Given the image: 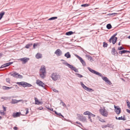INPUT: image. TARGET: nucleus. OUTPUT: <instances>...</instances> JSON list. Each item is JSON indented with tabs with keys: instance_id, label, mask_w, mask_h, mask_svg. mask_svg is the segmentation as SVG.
Listing matches in <instances>:
<instances>
[{
	"instance_id": "32",
	"label": "nucleus",
	"mask_w": 130,
	"mask_h": 130,
	"mask_svg": "<svg viewBox=\"0 0 130 130\" xmlns=\"http://www.w3.org/2000/svg\"><path fill=\"white\" fill-rule=\"evenodd\" d=\"M57 17H53L48 19V20H54L57 19Z\"/></svg>"
},
{
	"instance_id": "62",
	"label": "nucleus",
	"mask_w": 130,
	"mask_h": 130,
	"mask_svg": "<svg viewBox=\"0 0 130 130\" xmlns=\"http://www.w3.org/2000/svg\"><path fill=\"white\" fill-rule=\"evenodd\" d=\"M3 54L1 53H0V58L2 56Z\"/></svg>"
},
{
	"instance_id": "28",
	"label": "nucleus",
	"mask_w": 130,
	"mask_h": 130,
	"mask_svg": "<svg viewBox=\"0 0 130 130\" xmlns=\"http://www.w3.org/2000/svg\"><path fill=\"white\" fill-rule=\"evenodd\" d=\"M86 56L87 57L88 60H91L92 59V57L90 55H86Z\"/></svg>"
},
{
	"instance_id": "56",
	"label": "nucleus",
	"mask_w": 130,
	"mask_h": 130,
	"mask_svg": "<svg viewBox=\"0 0 130 130\" xmlns=\"http://www.w3.org/2000/svg\"><path fill=\"white\" fill-rule=\"evenodd\" d=\"M107 126V127H110L111 126V124H108L107 125H106Z\"/></svg>"
},
{
	"instance_id": "20",
	"label": "nucleus",
	"mask_w": 130,
	"mask_h": 130,
	"mask_svg": "<svg viewBox=\"0 0 130 130\" xmlns=\"http://www.w3.org/2000/svg\"><path fill=\"white\" fill-rule=\"evenodd\" d=\"M77 118L80 121L83 116V115L77 114Z\"/></svg>"
},
{
	"instance_id": "41",
	"label": "nucleus",
	"mask_w": 130,
	"mask_h": 130,
	"mask_svg": "<svg viewBox=\"0 0 130 130\" xmlns=\"http://www.w3.org/2000/svg\"><path fill=\"white\" fill-rule=\"evenodd\" d=\"M126 103L128 107L130 109V103L128 100H127Z\"/></svg>"
},
{
	"instance_id": "57",
	"label": "nucleus",
	"mask_w": 130,
	"mask_h": 130,
	"mask_svg": "<svg viewBox=\"0 0 130 130\" xmlns=\"http://www.w3.org/2000/svg\"><path fill=\"white\" fill-rule=\"evenodd\" d=\"M7 90H8L9 89H11V88H13L12 87H7Z\"/></svg>"
},
{
	"instance_id": "33",
	"label": "nucleus",
	"mask_w": 130,
	"mask_h": 130,
	"mask_svg": "<svg viewBox=\"0 0 130 130\" xmlns=\"http://www.w3.org/2000/svg\"><path fill=\"white\" fill-rule=\"evenodd\" d=\"M124 49H125V48L124 47L122 46H120L118 47L117 50L120 51Z\"/></svg>"
},
{
	"instance_id": "23",
	"label": "nucleus",
	"mask_w": 130,
	"mask_h": 130,
	"mask_svg": "<svg viewBox=\"0 0 130 130\" xmlns=\"http://www.w3.org/2000/svg\"><path fill=\"white\" fill-rule=\"evenodd\" d=\"M123 118L122 116L120 117H119L118 118V119L119 120H123V121H125L126 120V119L125 118V116L123 115Z\"/></svg>"
},
{
	"instance_id": "7",
	"label": "nucleus",
	"mask_w": 130,
	"mask_h": 130,
	"mask_svg": "<svg viewBox=\"0 0 130 130\" xmlns=\"http://www.w3.org/2000/svg\"><path fill=\"white\" fill-rule=\"evenodd\" d=\"M101 114L104 117H107L108 115V112L106 111L105 109H102L100 110Z\"/></svg>"
},
{
	"instance_id": "46",
	"label": "nucleus",
	"mask_w": 130,
	"mask_h": 130,
	"mask_svg": "<svg viewBox=\"0 0 130 130\" xmlns=\"http://www.w3.org/2000/svg\"><path fill=\"white\" fill-rule=\"evenodd\" d=\"M6 80L7 82H8V83H10V79L9 78H6Z\"/></svg>"
},
{
	"instance_id": "59",
	"label": "nucleus",
	"mask_w": 130,
	"mask_h": 130,
	"mask_svg": "<svg viewBox=\"0 0 130 130\" xmlns=\"http://www.w3.org/2000/svg\"><path fill=\"white\" fill-rule=\"evenodd\" d=\"M3 109L4 111H6V108L4 106H3Z\"/></svg>"
},
{
	"instance_id": "55",
	"label": "nucleus",
	"mask_w": 130,
	"mask_h": 130,
	"mask_svg": "<svg viewBox=\"0 0 130 130\" xmlns=\"http://www.w3.org/2000/svg\"><path fill=\"white\" fill-rule=\"evenodd\" d=\"M76 123H77V124H78L81 125L82 126H82V124L80 122H76Z\"/></svg>"
},
{
	"instance_id": "11",
	"label": "nucleus",
	"mask_w": 130,
	"mask_h": 130,
	"mask_svg": "<svg viewBox=\"0 0 130 130\" xmlns=\"http://www.w3.org/2000/svg\"><path fill=\"white\" fill-rule=\"evenodd\" d=\"M55 54L58 56H60L62 54V52L59 49H57L55 52Z\"/></svg>"
},
{
	"instance_id": "12",
	"label": "nucleus",
	"mask_w": 130,
	"mask_h": 130,
	"mask_svg": "<svg viewBox=\"0 0 130 130\" xmlns=\"http://www.w3.org/2000/svg\"><path fill=\"white\" fill-rule=\"evenodd\" d=\"M40 77L42 79H44L45 77V74L46 73H44V72H40Z\"/></svg>"
},
{
	"instance_id": "53",
	"label": "nucleus",
	"mask_w": 130,
	"mask_h": 130,
	"mask_svg": "<svg viewBox=\"0 0 130 130\" xmlns=\"http://www.w3.org/2000/svg\"><path fill=\"white\" fill-rule=\"evenodd\" d=\"M79 59L80 60L81 62H82L84 60L81 57Z\"/></svg>"
},
{
	"instance_id": "4",
	"label": "nucleus",
	"mask_w": 130,
	"mask_h": 130,
	"mask_svg": "<svg viewBox=\"0 0 130 130\" xmlns=\"http://www.w3.org/2000/svg\"><path fill=\"white\" fill-rule=\"evenodd\" d=\"M117 35V33H116L115 34H114L110 39L109 40V41L110 43L112 41V42L113 44H115L117 41V38L115 37Z\"/></svg>"
},
{
	"instance_id": "8",
	"label": "nucleus",
	"mask_w": 130,
	"mask_h": 130,
	"mask_svg": "<svg viewBox=\"0 0 130 130\" xmlns=\"http://www.w3.org/2000/svg\"><path fill=\"white\" fill-rule=\"evenodd\" d=\"M29 60V58L26 57H24L19 59V60L22 62L23 64H25L26 63L28 60Z\"/></svg>"
},
{
	"instance_id": "22",
	"label": "nucleus",
	"mask_w": 130,
	"mask_h": 130,
	"mask_svg": "<svg viewBox=\"0 0 130 130\" xmlns=\"http://www.w3.org/2000/svg\"><path fill=\"white\" fill-rule=\"evenodd\" d=\"M64 56L68 58L71 57V55L70 54V53L69 52H68L67 53L65 54H64Z\"/></svg>"
},
{
	"instance_id": "27",
	"label": "nucleus",
	"mask_w": 130,
	"mask_h": 130,
	"mask_svg": "<svg viewBox=\"0 0 130 130\" xmlns=\"http://www.w3.org/2000/svg\"><path fill=\"white\" fill-rule=\"evenodd\" d=\"M90 115H89L88 116V118L89 119H90L91 117H94L95 116V115L94 114H92L90 112Z\"/></svg>"
},
{
	"instance_id": "36",
	"label": "nucleus",
	"mask_w": 130,
	"mask_h": 130,
	"mask_svg": "<svg viewBox=\"0 0 130 130\" xmlns=\"http://www.w3.org/2000/svg\"><path fill=\"white\" fill-rule=\"evenodd\" d=\"M76 75H77L78 76V77L79 78H81L83 77V76L82 75L77 73H76L75 74Z\"/></svg>"
},
{
	"instance_id": "63",
	"label": "nucleus",
	"mask_w": 130,
	"mask_h": 130,
	"mask_svg": "<svg viewBox=\"0 0 130 130\" xmlns=\"http://www.w3.org/2000/svg\"><path fill=\"white\" fill-rule=\"evenodd\" d=\"M49 110H51V111H53V108H51L50 109H49Z\"/></svg>"
},
{
	"instance_id": "19",
	"label": "nucleus",
	"mask_w": 130,
	"mask_h": 130,
	"mask_svg": "<svg viewBox=\"0 0 130 130\" xmlns=\"http://www.w3.org/2000/svg\"><path fill=\"white\" fill-rule=\"evenodd\" d=\"M35 103L36 104L39 105V104H41L42 103L41 102H39L36 98L35 97Z\"/></svg>"
},
{
	"instance_id": "61",
	"label": "nucleus",
	"mask_w": 130,
	"mask_h": 130,
	"mask_svg": "<svg viewBox=\"0 0 130 130\" xmlns=\"http://www.w3.org/2000/svg\"><path fill=\"white\" fill-rule=\"evenodd\" d=\"M59 114H60V115H59V116H61V117H62L63 118H64V116H63L61 114V113H59Z\"/></svg>"
},
{
	"instance_id": "37",
	"label": "nucleus",
	"mask_w": 130,
	"mask_h": 130,
	"mask_svg": "<svg viewBox=\"0 0 130 130\" xmlns=\"http://www.w3.org/2000/svg\"><path fill=\"white\" fill-rule=\"evenodd\" d=\"M90 112L88 111H86V112H84L83 113V114L84 115H88V116L90 115Z\"/></svg>"
},
{
	"instance_id": "6",
	"label": "nucleus",
	"mask_w": 130,
	"mask_h": 130,
	"mask_svg": "<svg viewBox=\"0 0 130 130\" xmlns=\"http://www.w3.org/2000/svg\"><path fill=\"white\" fill-rule=\"evenodd\" d=\"M36 83L38 86H41L45 89H46V85L41 80H37Z\"/></svg>"
},
{
	"instance_id": "26",
	"label": "nucleus",
	"mask_w": 130,
	"mask_h": 130,
	"mask_svg": "<svg viewBox=\"0 0 130 130\" xmlns=\"http://www.w3.org/2000/svg\"><path fill=\"white\" fill-rule=\"evenodd\" d=\"M73 32L72 31H69L66 33V35H70L73 34Z\"/></svg>"
},
{
	"instance_id": "21",
	"label": "nucleus",
	"mask_w": 130,
	"mask_h": 130,
	"mask_svg": "<svg viewBox=\"0 0 130 130\" xmlns=\"http://www.w3.org/2000/svg\"><path fill=\"white\" fill-rule=\"evenodd\" d=\"M80 84L85 89V90H87L88 88L82 82H80Z\"/></svg>"
},
{
	"instance_id": "31",
	"label": "nucleus",
	"mask_w": 130,
	"mask_h": 130,
	"mask_svg": "<svg viewBox=\"0 0 130 130\" xmlns=\"http://www.w3.org/2000/svg\"><path fill=\"white\" fill-rule=\"evenodd\" d=\"M117 14L116 13H110L107 14L109 16H115L116 14Z\"/></svg>"
},
{
	"instance_id": "24",
	"label": "nucleus",
	"mask_w": 130,
	"mask_h": 130,
	"mask_svg": "<svg viewBox=\"0 0 130 130\" xmlns=\"http://www.w3.org/2000/svg\"><path fill=\"white\" fill-rule=\"evenodd\" d=\"M36 57L37 59H39L42 57V55L40 53H38L36 56Z\"/></svg>"
},
{
	"instance_id": "13",
	"label": "nucleus",
	"mask_w": 130,
	"mask_h": 130,
	"mask_svg": "<svg viewBox=\"0 0 130 130\" xmlns=\"http://www.w3.org/2000/svg\"><path fill=\"white\" fill-rule=\"evenodd\" d=\"M128 52H129L128 51L126 50H123L121 51H120L118 52L119 54L122 55L124 54H127Z\"/></svg>"
},
{
	"instance_id": "39",
	"label": "nucleus",
	"mask_w": 130,
	"mask_h": 130,
	"mask_svg": "<svg viewBox=\"0 0 130 130\" xmlns=\"http://www.w3.org/2000/svg\"><path fill=\"white\" fill-rule=\"evenodd\" d=\"M13 62H10L6 63V64L7 67L8 66L12 64L13 63Z\"/></svg>"
},
{
	"instance_id": "45",
	"label": "nucleus",
	"mask_w": 130,
	"mask_h": 130,
	"mask_svg": "<svg viewBox=\"0 0 130 130\" xmlns=\"http://www.w3.org/2000/svg\"><path fill=\"white\" fill-rule=\"evenodd\" d=\"M7 67L6 65V63L2 65L1 67H0V68H5L6 67Z\"/></svg>"
},
{
	"instance_id": "50",
	"label": "nucleus",
	"mask_w": 130,
	"mask_h": 130,
	"mask_svg": "<svg viewBox=\"0 0 130 130\" xmlns=\"http://www.w3.org/2000/svg\"><path fill=\"white\" fill-rule=\"evenodd\" d=\"M0 113L2 115H4L5 113L4 112H2L1 110L0 111Z\"/></svg>"
},
{
	"instance_id": "54",
	"label": "nucleus",
	"mask_w": 130,
	"mask_h": 130,
	"mask_svg": "<svg viewBox=\"0 0 130 130\" xmlns=\"http://www.w3.org/2000/svg\"><path fill=\"white\" fill-rule=\"evenodd\" d=\"M75 55L78 59L80 58V57L78 56V55H77V54H75Z\"/></svg>"
},
{
	"instance_id": "35",
	"label": "nucleus",
	"mask_w": 130,
	"mask_h": 130,
	"mask_svg": "<svg viewBox=\"0 0 130 130\" xmlns=\"http://www.w3.org/2000/svg\"><path fill=\"white\" fill-rule=\"evenodd\" d=\"M89 4H84L82 5L81 6L82 7H86L89 6Z\"/></svg>"
},
{
	"instance_id": "64",
	"label": "nucleus",
	"mask_w": 130,
	"mask_h": 130,
	"mask_svg": "<svg viewBox=\"0 0 130 130\" xmlns=\"http://www.w3.org/2000/svg\"><path fill=\"white\" fill-rule=\"evenodd\" d=\"M38 109L40 110H41L43 109V108L42 107H40Z\"/></svg>"
},
{
	"instance_id": "40",
	"label": "nucleus",
	"mask_w": 130,
	"mask_h": 130,
	"mask_svg": "<svg viewBox=\"0 0 130 130\" xmlns=\"http://www.w3.org/2000/svg\"><path fill=\"white\" fill-rule=\"evenodd\" d=\"M39 45V44L38 43H34L33 44V48L35 49L36 47L37 46Z\"/></svg>"
},
{
	"instance_id": "49",
	"label": "nucleus",
	"mask_w": 130,
	"mask_h": 130,
	"mask_svg": "<svg viewBox=\"0 0 130 130\" xmlns=\"http://www.w3.org/2000/svg\"><path fill=\"white\" fill-rule=\"evenodd\" d=\"M32 86V85L29 83H27L26 87H30Z\"/></svg>"
},
{
	"instance_id": "52",
	"label": "nucleus",
	"mask_w": 130,
	"mask_h": 130,
	"mask_svg": "<svg viewBox=\"0 0 130 130\" xmlns=\"http://www.w3.org/2000/svg\"><path fill=\"white\" fill-rule=\"evenodd\" d=\"M102 128H106L107 127V126H106V125H102Z\"/></svg>"
},
{
	"instance_id": "18",
	"label": "nucleus",
	"mask_w": 130,
	"mask_h": 130,
	"mask_svg": "<svg viewBox=\"0 0 130 130\" xmlns=\"http://www.w3.org/2000/svg\"><path fill=\"white\" fill-rule=\"evenodd\" d=\"M32 45V43H30L26 45L25 46V48H29L30 47H31Z\"/></svg>"
},
{
	"instance_id": "48",
	"label": "nucleus",
	"mask_w": 130,
	"mask_h": 130,
	"mask_svg": "<svg viewBox=\"0 0 130 130\" xmlns=\"http://www.w3.org/2000/svg\"><path fill=\"white\" fill-rule=\"evenodd\" d=\"M7 86H3V88L4 90H7Z\"/></svg>"
},
{
	"instance_id": "29",
	"label": "nucleus",
	"mask_w": 130,
	"mask_h": 130,
	"mask_svg": "<svg viewBox=\"0 0 130 130\" xmlns=\"http://www.w3.org/2000/svg\"><path fill=\"white\" fill-rule=\"evenodd\" d=\"M98 117V119H99V120L101 122H105V121L104 120L102 119L100 117Z\"/></svg>"
},
{
	"instance_id": "58",
	"label": "nucleus",
	"mask_w": 130,
	"mask_h": 130,
	"mask_svg": "<svg viewBox=\"0 0 130 130\" xmlns=\"http://www.w3.org/2000/svg\"><path fill=\"white\" fill-rule=\"evenodd\" d=\"M126 111L127 112L130 114V110L127 109H126Z\"/></svg>"
},
{
	"instance_id": "2",
	"label": "nucleus",
	"mask_w": 130,
	"mask_h": 130,
	"mask_svg": "<svg viewBox=\"0 0 130 130\" xmlns=\"http://www.w3.org/2000/svg\"><path fill=\"white\" fill-rule=\"evenodd\" d=\"M51 77L54 81H56L57 80L60 78L61 76L58 73H54L52 74Z\"/></svg>"
},
{
	"instance_id": "5",
	"label": "nucleus",
	"mask_w": 130,
	"mask_h": 130,
	"mask_svg": "<svg viewBox=\"0 0 130 130\" xmlns=\"http://www.w3.org/2000/svg\"><path fill=\"white\" fill-rule=\"evenodd\" d=\"M62 63L65 65L68 66L69 68H70L72 70L74 71L75 72H78V71L77 69L76 68L73 67L72 65H71L67 62H63Z\"/></svg>"
},
{
	"instance_id": "3",
	"label": "nucleus",
	"mask_w": 130,
	"mask_h": 130,
	"mask_svg": "<svg viewBox=\"0 0 130 130\" xmlns=\"http://www.w3.org/2000/svg\"><path fill=\"white\" fill-rule=\"evenodd\" d=\"M23 112H25V114L21 113L20 112H17L16 113H13V117L14 118L20 116V115L23 116H25L28 113V109L27 108L25 110L23 111Z\"/></svg>"
},
{
	"instance_id": "17",
	"label": "nucleus",
	"mask_w": 130,
	"mask_h": 130,
	"mask_svg": "<svg viewBox=\"0 0 130 130\" xmlns=\"http://www.w3.org/2000/svg\"><path fill=\"white\" fill-rule=\"evenodd\" d=\"M19 101L15 99H12L11 101L10 102V103L11 104H14L18 103Z\"/></svg>"
},
{
	"instance_id": "25",
	"label": "nucleus",
	"mask_w": 130,
	"mask_h": 130,
	"mask_svg": "<svg viewBox=\"0 0 130 130\" xmlns=\"http://www.w3.org/2000/svg\"><path fill=\"white\" fill-rule=\"evenodd\" d=\"M5 14V12L3 11H2L0 13V20L2 19Z\"/></svg>"
},
{
	"instance_id": "15",
	"label": "nucleus",
	"mask_w": 130,
	"mask_h": 130,
	"mask_svg": "<svg viewBox=\"0 0 130 130\" xmlns=\"http://www.w3.org/2000/svg\"><path fill=\"white\" fill-rule=\"evenodd\" d=\"M111 53L112 55L115 56L116 54L117 55L118 54V52L115 49V47H113L112 48Z\"/></svg>"
},
{
	"instance_id": "43",
	"label": "nucleus",
	"mask_w": 130,
	"mask_h": 130,
	"mask_svg": "<svg viewBox=\"0 0 130 130\" xmlns=\"http://www.w3.org/2000/svg\"><path fill=\"white\" fill-rule=\"evenodd\" d=\"M23 78V76L19 74L18 76V78Z\"/></svg>"
},
{
	"instance_id": "34",
	"label": "nucleus",
	"mask_w": 130,
	"mask_h": 130,
	"mask_svg": "<svg viewBox=\"0 0 130 130\" xmlns=\"http://www.w3.org/2000/svg\"><path fill=\"white\" fill-rule=\"evenodd\" d=\"M108 45V44L105 42H104L103 43V47H107Z\"/></svg>"
},
{
	"instance_id": "38",
	"label": "nucleus",
	"mask_w": 130,
	"mask_h": 130,
	"mask_svg": "<svg viewBox=\"0 0 130 130\" xmlns=\"http://www.w3.org/2000/svg\"><path fill=\"white\" fill-rule=\"evenodd\" d=\"M86 120V117H82V119L80 121H82L83 122H85Z\"/></svg>"
},
{
	"instance_id": "14",
	"label": "nucleus",
	"mask_w": 130,
	"mask_h": 130,
	"mask_svg": "<svg viewBox=\"0 0 130 130\" xmlns=\"http://www.w3.org/2000/svg\"><path fill=\"white\" fill-rule=\"evenodd\" d=\"M18 73H17L16 72H14L11 73V75L14 77L17 78H18Z\"/></svg>"
},
{
	"instance_id": "44",
	"label": "nucleus",
	"mask_w": 130,
	"mask_h": 130,
	"mask_svg": "<svg viewBox=\"0 0 130 130\" xmlns=\"http://www.w3.org/2000/svg\"><path fill=\"white\" fill-rule=\"evenodd\" d=\"M87 91H88L89 92H91L92 91H93L94 90L92 89L88 88Z\"/></svg>"
},
{
	"instance_id": "60",
	"label": "nucleus",
	"mask_w": 130,
	"mask_h": 130,
	"mask_svg": "<svg viewBox=\"0 0 130 130\" xmlns=\"http://www.w3.org/2000/svg\"><path fill=\"white\" fill-rule=\"evenodd\" d=\"M18 128L17 127L15 126L13 127V129L14 130H16Z\"/></svg>"
},
{
	"instance_id": "51",
	"label": "nucleus",
	"mask_w": 130,
	"mask_h": 130,
	"mask_svg": "<svg viewBox=\"0 0 130 130\" xmlns=\"http://www.w3.org/2000/svg\"><path fill=\"white\" fill-rule=\"evenodd\" d=\"M53 91H54V92L56 93H58V91L56 90L55 89H53Z\"/></svg>"
},
{
	"instance_id": "42",
	"label": "nucleus",
	"mask_w": 130,
	"mask_h": 130,
	"mask_svg": "<svg viewBox=\"0 0 130 130\" xmlns=\"http://www.w3.org/2000/svg\"><path fill=\"white\" fill-rule=\"evenodd\" d=\"M61 101L60 103H62V105L65 107H66V105L65 104L62 100H61Z\"/></svg>"
},
{
	"instance_id": "47",
	"label": "nucleus",
	"mask_w": 130,
	"mask_h": 130,
	"mask_svg": "<svg viewBox=\"0 0 130 130\" xmlns=\"http://www.w3.org/2000/svg\"><path fill=\"white\" fill-rule=\"evenodd\" d=\"M81 63H82L83 65V66H86V63L84 60H83V61L82 62H81Z\"/></svg>"
},
{
	"instance_id": "30",
	"label": "nucleus",
	"mask_w": 130,
	"mask_h": 130,
	"mask_svg": "<svg viewBox=\"0 0 130 130\" xmlns=\"http://www.w3.org/2000/svg\"><path fill=\"white\" fill-rule=\"evenodd\" d=\"M106 27L108 29H110L112 28V26L110 24H108L106 26Z\"/></svg>"
},
{
	"instance_id": "1",
	"label": "nucleus",
	"mask_w": 130,
	"mask_h": 130,
	"mask_svg": "<svg viewBox=\"0 0 130 130\" xmlns=\"http://www.w3.org/2000/svg\"><path fill=\"white\" fill-rule=\"evenodd\" d=\"M88 69L91 73L98 75L101 77L103 80L105 81L107 84L110 85L112 84L111 82L106 77H103L101 73H99L96 71L92 69L89 67L87 68Z\"/></svg>"
},
{
	"instance_id": "9",
	"label": "nucleus",
	"mask_w": 130,
	"mask_h": 130,
	"mask_svg": "<svg viewBox=\"0 0 130 130\" xmlns=\"http://www.w3.org/2000/svg\"><path fill=\"white\" fill-rule=\"evenodd\" d=\"M115 108V111L116 113L118 115L121 112V109L118 106H116L114 105Z\"/></svg>"
},
{
	"instance_id": "10",
	"label": "nucleus",
	"mask_w": 130,
	"mask_h": 130,
	"mask_svg": "<svg viewBox=\"0 0 130 130\" xmlns=\"http://www.w3.org/2000/svg\"><path fill=\"white\" fill-rule=\"evenodd\" d=\"M17 84L19 85H21L24 87H26L27 83L24 82H18L16 83Z\"/></svg>"
},
{
	"instance_id": "16",
	"label": "nucleus",
	"mask_w": 130,
	"mask_h": 130,
	"mask_svg": "<svg viewBox=\"0 0 130 130\" xmlns=\"http://www.w3.org/2000/svg\"><path fill=\"white\" fill-rule=\"evenodd\" d=\"M44 72V73H46V69L45 67L43 66V67H41L40 71V72Z\"/></svg>"
}]
</instances>
